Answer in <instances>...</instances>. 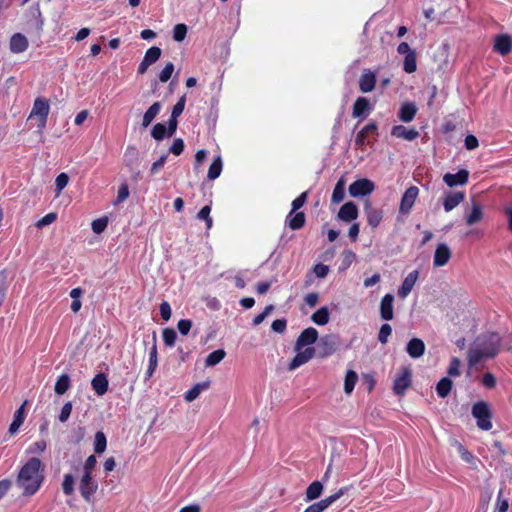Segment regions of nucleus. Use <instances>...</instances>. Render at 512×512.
I'll use <instances>...</instances> for the list:
<instances>
[{"instance_id":"obj_42","label":"nucleus","mask_w":512,"mask_h":512,"mask_svg":"<svg viewBox=\"0 0 512 512\" xmlns=\"http://www.w3.org/2000/svg\"><path fill=\"white\" fill-rule=\"evenodd\" d=\"M358 380V375L353 370H348L344 380V391L346 394H350Z\"/></svg>"},{"instance_id":"obj_27","label":"nucleus","mask_w":512,"mask_h":512,"mask_svg":"<svg viewBox=\"0 0 512 512\" xmlns=\"http://www.w3.org/2000/svg\"><path fill=\"white\" fill-rule=\"evenodd\" d=\"M26 404H27V401H24V403L21 405V407H19L14 414L13 422L10 424L9 430H8L11 435L15 434L24 422V419H25L24 406Z\"/></svg>"},{"instance_id":"obj_43","label":"nucleus","mask_w":512,"mask_h":512,"mask_svg":"<svg viewBox=\"0 0 512 512\" xmlns=\"http://www.w3.org/2000/svg\"><path fill=\"white\" fill-rule=\"evenodd\" d=\"M107 446L106 436L102 431H98L95 434L94 451L97 454H102Z\"/></svg>"},{"instance_id":"obj_60","label":"nucleus","mask_w":512,"mask_h":512,"mask_svg":"<svg viewBox=\"0 0 512 512\" xmlns=\"http://www.w3.org/2000/svg\"><path fill=\"white\" fill-rule=\"evenodd\" d=\"M71 412H72V403L66 402L61 409V412L59 415V421L62 423H65L69 419Z\"/></svg>"},{"instance_id":"obj_40","label":"nucleus","mask_w":512,"mask_h":512,"mask_svg":"<svg viewBox=\"0 0 512 512\" xmlns=\"http://www.w3.org/2000/svg\"><path fill=\"white\" fill-rule=\"evenodd\" d=\"M225 356L226 352L223 349L215 350L206 357L205 365L208 367L215 366L220 363Z\"/></svg>"},{"instance_id":"obj_50","label":"nucleus","mask_w":512,"mask_h":512,"mask_svg":"<svg viewBox=\"0 0 512 512\" xmlns=\"http://www.w3.org/2000/svg\"><path fill=\"white\" fill-rule=\"evenodd\" d=\"M211 208L209 205H206L201 208V210L197 214V218L200 220H204L206 222L207 229L212 227V218L210 217Z\"/></svg>"},{"instance_id":"obj_14","label":"nucleus","mask_w":512,"mask_h":512,"mask_svg":"<svg viewBox=\"0 0 512 512\" xmlns=\"http://www.w3.org/2000/svg\"><path fill=\"white\" fill-rule=\"evenodd\" d=\"M451 258V250L447 244L441 243L437 246L435 253L433 264L435 267H442L446 265Z\"/></svg>"},{"instance_id":"obj_46","label":"nucleus","mask_w":512,"mask_h":512,"mask_svg":"<svg viewBox=\"0 0 512 512\" xmlns=\"http://www.w3.org/2000/svg\"><path fill=\"white\" fill-rule=\"evenodd\" d=\"M75 479L72 474H65L62 482V490L65 495H72L74 493Z\"/></svg>"},{"instance_id":"obj_3","label":"nucleus","mask_w":512,"mask_h":512,"mask_svg":"<svg viewBox=\"0 0 512 512\" xmlns=\"http://www.w3.org/2000/svg\"><path fill=\"white\" fill-rule=\"evenodd\" d=\"M472 416L477 421V426L481 430L488 431L492 428V413L489 405L485 401H478L472 406Z\"/></svg>"},{"instance_id":"obj_18","label":"nucleus","mask_w":512,"mask_h":512,"mask_svg":"<svg viewBox=\"0 0 512 512\" xmlns=\"http://www.w3.org/2000/svg\"><path fill=\"white\" fill-rule=\"evenodd\" d=\"M418 279V271L414 270L410 272L402 282L401 287L398 290V296L402 299L406 298L411 290L413 289L416 281Z\"/></svg>"},{"instance_id":"obj_56","label":"nucleus","mask_w":512,"mask_h":512,"mask_svg":"<svg viewBox=\"0 0 512 512\" xmlns=\"http://www.w3.org/2000/svg\"><path fill=\"white\" fill-rule=\"evenodd\" d=\"M307 195L308 193L307 192H303L302 194H300L296 199L293 200L292 202V210L290 211L289 213V217L295 212L297 211L298 209H300L306 202L307 200Z\"/></svg>"},{"instance_id":"obj_21","label":"nucleus","mask_w":512,"mask_h":512,"mask_svg":"<svg viewBox=\"0 0 512 512\" xmlns=\"http://www.w3.org/2000/svg\"><path fill=\"white\" fill-rule=\"evenodd\" d=\"M357 216L358 208L353 202L345 203L338 212V218L345 222L353 221Z\"/></svg>"},{"instance_id":"obj_41","label":"nucleus","mask_w":512,"mask_h":512,"mask_svg":"<svg viewBox=\"0 0 512 512\" xmlns=\"http://www.w3.org/2000/svg\"><path fill=\"white\" fill-rule=\"evenodd\" d=\"M139 152L134 146H128L124 153V163L128 167H132L138 161Z\"/></svg>"},{"instance_id":"obj_13","label":"nucleus","mask_w":512,"mask_h":512,"mask_svg":"<svg viewBox=\"0 0 512 512\" xmlns=\"http://www.w3.org/2000/svg\"><path fill=\"white\" fill-rule=\"evenodd\" d=\"M469 171L466 169L459 170L456 174L446 173L443 176V181L449 187H454L457 185H464L468 182Z\"/></svg>"},{"instance_id":"obj_4","label":"nucleus","mask_w":512,"mask_h":512,"mask_svg":"<svg viewBox=\"0 0 512 512\" xmlns=\"http://www.w3.org/2000/svg\"><path fill=\"white\" fill-rule=\"evenodd\" d=\"M50 106L47 99L38 97L35 99L29 120L37 121V128L41 131L45 128Z\"/></svg>"},{"instance_id":"obj_16","label":"nucleus","mask_w":512,"mask_h":512,"mask_svg":"<svg viewBox=\"0 0 512 512\" xmlns=\"http://www.w3.org/2000/svg\"><path fill=\"white\" fill-rule=\"evenodd\" d=\"M494 50L502 56L507 55L512 50V38L507 34L496 36Z\"/></svg>"},{"instance_id":"obj_54","label":"nucleus","mask_w":512,"mask_h":512,"mask_svg":"<svg viewBox=\"0 0 512 512\" xmlns=\"http://www.w3.org/2000/svg\"><path fill=\"white\" fill-rule=\"evenodd\" d=\"M69 182V176L66 173H60L55 180L57 195L67 186Z\"/></svg>"},{"instance_id":"obj_47","label":"nucleus","mask_w":512,"mask_h":512,"mask_svg":"<svg viewBox=\"0 0 512 512\" xmlns=\"http://www.w3.org/2000/svg\"><path fill=\"white\" fill-rule=\"evenodd\" d=\"M151 136L157 141L163 140L167 136L166 126L162 123L155 124L151 130Z\"/></svg>"},{"instance_id":"obj_36","label":"nucleus","mask_w":512,"mask_h":512,"mask_svg":"<svg viewBox=\"0 0 512 512\" xmlns=\"http://www.w3.org/2000/svg\"><path fill=\"white\" fill-rule=\"evenodd\" d=\"M329 310L327 307H321L311 316L312 321L317 325H326L329 322Z\"/></svg>"},{"instance_id":"obj_32","label":"nucleus","mask_w":512,"mask_h":512,"mask_svg":"<svg viewBox=\"0 0 512 512\" xmlns=\"http://www.w3.org/2000/svg\"><path fill=\"white\" fill-rule=\"evenodd\" d=\"M453 382L449 377L442 378L436 385V391L439 397L445 398L451 392Z\"/></svg>"},{"instance_id":"obj_37","label":"nucleus","mask_w":512,"mask_h":512,"mask_svg":"<svg viewBox=\"0 0 512 512\" xmlns=\"http://www.w3.org/2000/svg\"><path fill=\"white\" fill-rule=\"evenodd\" d=\"M483 218L482 208L478 203H473L471 213L466 216V223L473 225Z\"/></svg>"},{"instance_id":"obj_61","label":"nucleus","mask_w":512,"mask_h":512,"mask_svg":"<svg viewBox=\"0 0 512 512\" xmlns=\"http://www.w3.org/2000/svg\"><path fill=\"white\" fill-rule=\"evenodd\" d=\"M460 365H461V361L458 358H456V357L452 358L450 365L448 367V371H447L448 375H450V376L460 375V371H459Z\"/></svg>"},{"instance_id":"obj_11","label":"nucleus","mask_w":512,"mask_h":512,"mask_svg":"<svg viewBox=\"0 0 512 512\" xmlns=\"http://www.w3.org/2000/svg\"><path fill=\"white\" fill-rule=\"evenodd\" d=\"M318 339V331L309 327L301 332L298 336L297 341L295 343V350H301L303 347L307 345L314 344Z\"/></svg>"},{"instance_id":"obj_9","label":"nucleus","mask_w":512,"mask_h":512,"mask_svg":"<svg viewBox=\"0 0 512 512\" xmlns=\"http://www.w3.org/2000/svg\"><path fill=\"white\" fill-rule=\"evenodd\" d=\"M419 194V189L416 186L409 187L403 194L400 202L399 211L401 214H408L412 209L414 202Z\"/></svg>"},{"instance_id":"obj_55","label":"nucleus","mask_w":512,"mask_h":512,"mask_svg":"<svg viewBox=\"0 0 512 512\" xmlns=\"http://www.w3.org/2000/svg\"><path fill=\"white\" fill-rule=\"evenodd\" d=\"M97 459L94 455H90L83 466V474L93 475V471L96 467Z\"/></svg>"},{"instance_id":"obj_26","label":"nucleus","mask_w":512,"mask_h":512,"mask_svg":"<svg viewBox=\"0 0 512 512\" xmlns=\"http://www.w3.org/2000/svg\"><path fill=\"white\" fill-rule=\"evenodd\" d=\"M376 77L372 72L363 73L359 80L361 92L368 93L375 88Z\"/></svg>"},{"instance_id":"obj_58","label":"nucleus","mask_w":512,"mask_h":512,"mask_svg":"<svg viewBox=\"0 0 512 512\" xmlns=\"http://www.w3.org/2000/svg\"><path fill=\"white\" fill-rule=\"evenodd\" d=\"M129 196V188H128V185L126 183H123L120 185L119 189H118V195H117V199L116 201L114 202V204H119L123 201H125Z\"/></svg>"},{"instance_id":"obj_51","label":"nucleus","mask_w":512,"mask_h":512,"mask_svg":"<svg viewBox=\"0 0 512 512\" xmlns=\"http://www.w3.org/2000/svg\"><path fill=\"white\" fill-rule=\"evenodd\" d=\"M107 225H108V218L102 217V218L94 220L92 222L91 226H92V230L94 233L100 234L106 229Z\"/></svg>"},{"instance_id":"obj_10","label":"nucleus","mask_w":512,"mask_h":512,"mask_svg":"<svg viewBox=\"0 0 512 512\" xmlns=\"http://www.w3.org/2000/svg\"><path fill=\"white\" fill-rule=\"evenodd\" d=\"M297 354L291 360L288 369L290 371L297 369L301 365L307 363L316 355V349L313 347H307L305 350H295Z\"/></svg>"},{"instance_id":"obj_45","label":"nucleus","mask_w":512,"mask_h":512,"mask_svg":"<svg viewBox=\"0 0 512 512\" xmlns=\"http://www.w3.org/2000/svg\"><path fill=\"white\" fill-rule=\"evenodd\" d=\"M403 69L406 73H413L417 69L416 64V52L408 53V55L405 56Z\"/></svg>"},{"instance_id":"obj_29","label":"nucleus","mask_w":512,"mask_h":512,"mask_svg":"<svg viewBox=\"0 0 512 512\" xmlns=\"http://www.w3.org/2000/svg\"><path fill=\"white\" fill-rule=\"evenodd\" d=\"M160 110H161L160 102L153 103L143 115L142 127L147 128L152 123L154 118L158 115Z\"/></svg>"},{"instance_id":"obj_30","label":"nucleus","mask_w":512,"mask_h":512,"mask_svg":"<svg viewBox=\"0 0 512 512\" xmlns=\"http://www.w3.org/2000/svg\"><path fill=\"white\" fill-rule=\"evenodd\" d=\"M417 112V107L413 103H406L402 105L399 111V118L403 122H411L415 117Z\"/></svg>"},{"instance_id":"obj_57","label":"nucleus","mask_w":512,"mask_h":512,"mask_svg":"<svg viewBox=\"0 0 512 512\" xmlns=\"http://www.w3.org/2000/svg\"><path fill=\"white\" fill-rule=\"evenodd\" d=\"M57 219L56 213H48L44 217H42L40 220L36 222L37 228H43L47 225L52 224Z\"/></svg>"},{"instance_id":"obj_5","label":"nucleus","mask_w":512,"mask_h":512,"mask_svg":"<svg viewBox=\"0 0 512 512\" xmlns=\"http://www.w3.org/2000/svg\"><path fill=\"white\" fill-rule=\"evenodd\" d=\"M340 345L337 335L328 334L320 338L317 343L316 354L320 358H326L336 352Z\"/></svg>"},{"instance_id":"obj_64","label":"nucleus","mask_w":512,"mask_h":512,"mask_svg":"<svg viewBox=\"0 0 512 512\" xmlns=\"http://www.w3.org/2000/svg\"><path fill=\"white\" fill-rule=\"evenodd\" d=\"M191 327L192 321L188 319H181L177 324V328L182 335H187Z\"/></svg>"},{"instance_id":"obj_7","label":"nucleus","mask_w":512,"mask_h":512,"mask_svg":"<svg viewBox=\"0 0 512 512\" xmlns=\"http://www.w3.org/2000/svg\"><path fill=\"white\" fill-rule=\"evenodd\" d=\"M347 491H348V487H343V488L339 489L336 493L326 497L325 499H322L319 502L313 503L312 505L307 507L304 512H323L331 504H333L340 497H342L345 493H347Z\"/></svg>"},{"instance_id":"obj_24","label":"nucleus","mask_w":512,"mask_h":512,"mask_svg":"<svg viewBox=\"0 0 512 512\" xmlns=\"http://www.w3.org/2000/svg\"><path fill=\"white\" fill-rule=\"evenodd\" d=\"M28 48V40L21 33H16L11 37L10 49L13 53L24 52Z\"/></svg>"},{"instance_id":"obj_48","label":"nucleus","mask_w":512,"mask_h":512,"mask_svg":"<svg viewBox=\"0 0 512 512\" xmlns=\"http://www.w3.org/2000/svg\"><path fill=\"white\" fill-rule=\"evenodd\" d=\"M163 341L167 346H173L175 344L177 333L172 328H165L162 333Z\"/></svg>"},{"instance_id":"obj_34","label":"nucleus","mask_w":512,"mask_h":512,"mask_svg":"<svg viewBox=\"0 0 512 512\" xmlns=\"http://www.w3.org/2000/svg\"><path fill=\"white\" fill-rule=\"evenodd\" d=\"M323 491V484L320 481L312 482L306 489V500L312 501L320 497Z\"/></svg>"},{"instance_id":"obj_19","label":"nucleus","mask_w":512,"mask_h":512,"mask_svg":"<svg viewBox=\"0 0 512 512\" xmlns=\"http://www.w3.org/2000/svg\"><path fill=\"white\" fill-rule=\"evenodd\" d=\"M393 301L394 296L392 294H386L380 302V315L383 320L393 319Z\"/></svg>"},{"instance_id":"obj_20","label":"nucleus","mask_w":512,"mask_h":512,"mask_svg":"<svg viewBox=\"0 0 512 512\" xmlns=\"http://www.w3.org/2000/svg\"><path fill=\"white\" fill-rule=\"evenodd\" d=\"M391 134L397 138H403L412 141L419 136V132L414 128H407L403 125H396L392 128Z\"/></svg>"},{"instance_id":"obj_28","label":"nucleus","mask_w":512,"mask_h":512,"mask_svg":"<svg viewBox=\"0 0 512 512\" xmlns=\"http://www.w3.org/2000/svg\"><path fill=\"white\" fill-rule=\"evenodd\" d=\"M209 386H210L209 380L195 384L190 390H188L185 393V397H184L185 400L187 402L194 401L200 395V393L204 390H207L209 388Z\"/></svg>"},{"instance_id":"obj_33","label":"nucleus","mask_w":512,"mask_h":512,"mask_svg":"<svg viewBox=\"0 0 512 512\" xmlns=\"http://www.w3.org/2000/svg\"><path fill=\"white\" fill-rule=\"evenodd\" d=\"M71 380L68 374H62L58 377L55 383V393L58 395H63L70 388Z\"/></svg>"},{"instance_id":"obj_15","label":"nucleus","mask_w":512,"mask_h":512,"mask_svg":"<svg viewBox=\"0 0 512 512\" xmlns=\"http://www.w3.org/2000/svg\"><path fill=\"white\" fill-rule=\"evenodd\" d=\"M364 213L367 217L368 224L372 228H376L382 220V211L372 207L371 203L367 200L364 204Z\"/></svg>"},{"instance_id":"obj_63","label":"nucleus","mask_w":512,"mask_h":512,"mask_svg":"<svg viewBox=\"0 0 512 512\" xmlns=\"http://www.w3.org/2000/svg\"><path fill=\"white\" fill-rule=\"evenodd\" d=\"M185 103H186L185 96L180 97V99L177 101V103L174 105V107L172 109L171 116L178 118L182 114V112L185 108Z\"/></svg>"},{"instance_id":"obj_52","label":"nucleus","mask_w":512,"mask_h":512,"mask_svg":"<svg viewBox=\"0 0 512 512\" xmlns=\"http://www.w3.org/2000/svg\"><path fill=\"white\" fill-rule=\"evenodd\" d=\"M392 333V328L389 324H383L381 327H380V330H379V333H378V341L381 343V344H386L387 341H388V337L391 335Z\"/></svg>"},{"instance_id":"obj_1","label":"nucleus","mask_w":512,"mask_h":512,"mask_svg":"<svg viewBox=\"0 0 512 512\" xmlns=\"http://www.w3.org/2000/svg\"><path fill=\"white\" fill-rule=\"evenodd\" d=\"M501 345V337L495 332L478 335L468 350V365L473 367L486 358H494Z\"/></svg>"},{"instance_id":"obj_12","label":"nucleus","mask_w":512,"mask_h":512,"mask_svg":"<svg viewBox=\"0 0 512 512\" xmlns=\"http://www.w3.org/2000/svg\"><path fill=\"white\" fill-rule=\"evenodd\" d=\"M411 384V370L408 367L402 369V374L394 381L393 390L397 395H402Z\"/></svg>"},{"instance_id":"obj_17","label":"nucleus","mask_w":512,"mask_h":512,"mask_svg":"<svg viewBox=\"0 0 512 512\" xmlns=\"http://www.w3.org/2000/svg\"><path fill=\"white\" fill-rule=\"evenodd\" d=\"M425 343L420 338H412L406 346V352L411 358H419L425 353Z\"/></svg>"},{"instance_id":"obj_31","label":"nucleus","mask_w":512,"mask_h":512,"mask_svg":"<svg viewBox=\"0 0 512 512\" xmlns=\"http://www.w3.org/2000/svg\"><path fill=\"white\" fill-rule=\"evenodd\" d=\"M156 332H153V346L150 350V355H149V366H148V369H147V372H146V375H147V378H150L156 367H157V346H156Z\"/></svg>"},{"instance_id":"obj_44","label":"nucleus","mask_w":512,"mask_h":512,"mask_svg":"<svg viewBox=\"0 0 512 512\" xmlns=\"http://www.w3.org/2000/svg\"><path fill=\"white\" fill-rule=\"evenodd\" d=\"M161 53L162 51L159 47L153 46L146 51L143 60L152 65L159 60Z\"/></svg>"},{"instance_id":"obj_59","label":"nucleus","mask_w":512,"mask_h":512,"mask_svg":"<svg viewBox=\"0 0 512 512\" xmlns=\"http://www.w3.org/2000/svg\"><path fill=\"white\" fill-rule=\"evenodd\" d=\"M46 446H47L46 441H44V440L37 441L29 447L28 453L29 454H40L45 451Z\"/></svg>"},{"instance_id":"obj_38","label":"nucleus","mask_w":512,"mask_h":512,"mask_svg":"<svg viewBox=\"0 0 512 512\" xmlns=\"http://www.w3.org/2000/svg\"><path fill=\"white\" fill-rule=\"evenodd\" d=\"M288 226L292 230H298L302 228L305 224V214L303 212H298L295 215H291L287 217Z\"/></svg>"},{"instance_id":"obj_39","label":"nucleus","mask_w":512,"mask_h":512,"mask_svg":"<svg viewBox=\"0 0 512 512\" xmlns=\"http://www.w3.org/2000/svg\"><path fill=\"white\" fill-rule=\"evenodd\" d=\"M222 171V160L220 156H217L211 163L207 177L209 180H215L218 178Z\"/></svg>"},{"instance_id":"obj_2","label":"nucleus","mask_w":512,"mask_h":512,"mask_svg":"<svg viewBox=\"0 0 512 512\" xmlns=\"http://www.w3.org/2000/svg\"><path fill=\"white\" fill-rule=\"evenodd\" d=\"M41 461L36 457L30 458L20 469L16 486L22 490L23 496H32L40 488L44 476L40 473Z\"/></svg>"},{"instance_id":"obj_53","label":"nucleus","mask_w":512,"mask_h":512,"mask_svg":"<svg viewBox=\"0 0 512 512\" xmlns=\"http://www.w3.org/2000/svg\"><path fill=\"white\" fill-rule=\"evenodd\" d=\"M174 71V64L172 62H168L162 71L159 74V80L163 83L167 82Z\"/></svg>"},{"instance_id":"obj_8","label":"nucleus","mask_w":512,"mask_h":512,"mask_svg":"<svg viewBox=\"0 0 512 512\" xmlns=\"http://www.w3.org/2000/svg\"><path fill=\"white\" fill-rule=\"evenodd\" d=\"M374 183L366 178L358 179L349 186V194L352 197L366 196L374 191Z\"/></svg>"},{"instance_id":"obj_49","label":"nucleus","mask_w":512,"mask_h":512,"mask_svg":"<svg viewBox=\"0 0 512 512\" xmlns=\"http://www.w3.org/2000/svg\"><path fill=\"white\" fill-rule=\"evenodd\" d=\"M187 34V26L185 24H177L173 29V39L177 42H182Z\"/></svg>"},{"instance_id":"obj_35","label":"nucleus","mask_w":512,"mask_h":512,"mask_svg":"<svg viewBox=\"0 0 512 512\" xmlns=\"http://www.w3.org/2000/svg\"><path fill=\"white\" fill-rule=\"evenodd\" d=\"M344 197H345V180L343 178H340L334 187L331 201L335 204H338L343 201Z\"/></svg>"},{"instance_id":"obj_6","label":"nucleus","mask_w":512,"mask_h":512,"mask_svg":"<svg viewBox=\"0 0 512 512\" xmlns=\"http://www.w3.org/2000/svg\"><path fill=\"white\" fill-rule=\"evenodd\" d=\"M97 489L98 483L93 478V475L83 474L80 479L79 491L86 502H92L93 496L97 492Z\"/></svg>"},{"instance_id":"obj_25","label":"nucleus","mask_w":512,"mask_h":512,"mask_svg":"<svg viewBox=\"0 0 512 512\" xmlns=\"http://www.w3.org/2000/svg\"><path fill=\"white\" fill-rule=\"evenodd\" d=\"M93 390L98 396L104 395L108 390V379L105 374L99 373L91 381Z\"/></svg>"},{"instance_id":"obj_62","label":"nucleus","mask_w":512,"mask_h":512,"mask_svg":"<svg viewBox=\"0 0 512 512\" xmlns=\"http://www.w3.org/2000/svg\"><path fill=\"white\" fill-rule=\"evenodd\" d=\"M184 150V142L181 138H177L173 141L170 149H169V152L178 156L180 155Z\"/></svg>"},{"instance_id":"obj_22","label":"nucleus","mask_w":512,"mask_h":512,"mask_svg":"<svg viewBox=\"0 0 512 512\" xmlns=\"http://www.w3.org/2000/svg\"><path fill=\"white\" fill-rule=\"evenodd\" d=\"M463 192H449L445 195L443 206L446 212L453 210L458 204L464 200Z\"/></svg>"},{"instance_id":"obj_23","label":"nucleus","mask_w":512,"mask_h":512,"mask_svg":"<svg viewBox=\"0 0 512 512\" xmlns=\"http://www.w3.org/2000/svg\"><path fill=\"white\" fill-rule=\"evenodd\" d=\"M370 111V103L365 97H358L353 105V117H366Z\"/></svg>"}]
</instances>
